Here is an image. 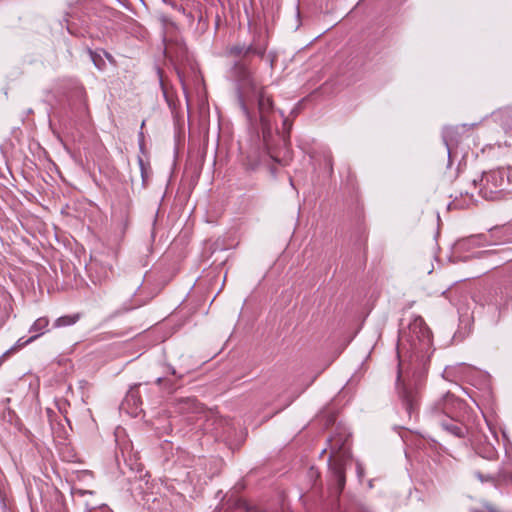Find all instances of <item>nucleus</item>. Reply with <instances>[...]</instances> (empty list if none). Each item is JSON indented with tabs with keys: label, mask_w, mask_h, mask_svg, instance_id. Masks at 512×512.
I'll return each mask as SVG.
<instances>
[{
	"label": "nucleus",
	"mask_w": 512,
	"mask_h": 512,
	"mask_svg": "<svg viewBox=\"0 0 512 512\" xmlns=\"http://www.w3.org/2000/svg\"><path fill=\"white\" fill-rule=\"evenodd\" d=\"M233 76L236 80L239 105L247 117L250 116L249 103L257 99L263 139L267 143L268 137L272 132L270 117V114L273 112L272 96L269 95L266 88L258 82L253 72L246 64L235 62L233 66Z\"/></svg>",
	"instance_id": "f257e3e1"
},
{
	"label": "nucleus",
	"mask_w": 512,
	"mask_h": 512,
	"mask_svg": "<svg viewBox=\"0 0 512 512\" xmlns=\"http://www.w3.org/2000/svg\"><path fill=\"white\" fill-rule=\"evenodd\" d=\"M461 407L462 402L460 400L455 398L454 395L446 393L429 406L426 414L433 424L441 426L454 436L463 437L466 429L456 420L458 410Z\"/></svg>",
	"instance_id": "f03ea898"
},
{
	"label": "nucleus",
	"mask_w": 512,
	"mask_h": 512,
	"mask_svg": "<svg viewBox=\"0 0 512 512\" xmlns=\"http://www.w3.org/2000/svg\"><path fill=\"white\" fill-rule=\"evenodd\" d=\"M409 342L412 354L424 358L431 353L432 334L423 319H416L409 327Z\"/></svg>",
	"instance_id": "7ed1b4c3"
},
{
	"label": "nucleus",
	"mask_w": 512,
	"mask_h": 512,
	"mask_svg": "<svg viewBox=\"0 0 512 512\" xmlns=\"http://www.w3.org/2000/svg\"><path fill=\"white\" fill-rule=\"evenodd\" d=\"M347 440L348 436L342 434L339 437L334 436L329 439L330 460L333 461L332 469L340 489L343 488L345 483L343 460L348 454L346 449Z\"/></svg>",
	"instance_id": "20e7f679"
},
{
	"label": "nucleus",
	"mask_w": 512,
	"mask_h": 512,
	"mask_svg": "<svg viewBox=\"0 0 512 512\" xmlns=\"http://www.w3.org/2000/svg\"><path fill=\"white\" fill-rule=\"evenodd\" d=\"M397 387L399 397L402 401L403 406L405 407L409 416H412L415 412H417L419 407V391L416 387L411 386L410 384L404 383L402 381V363L399 362V370L397 375Z\"/></svg>",
	"instance_id": "39448f33"
},
{
	"label": "nucleus",
	"mask_w": 512,
	"mask_h": 512,
	"mask_svg": "<svg viewBox=\"0 0 512 512\" xmlns=\"http://www.w3.org/2000/svg\"><path fill=\"white\" fill-rule=\"evenodd\" d=\"M481 193L487 199H495L498 190L505 184V178L501 171H490L484 173L482 179Z\"/></svg>",
	"instance_id": "423d86ee"
},
{
	"label": "nucleus",
	"mask_w": 512,
	"mask_h": 512,
	"mask_svg": "<svg viewBox=\"0 0 512 512\" xmlns=\"http://www.w3.org/2000/svg\"><path fill=\"white\" fill-rule=\"evenodd\" d=\"M266 51V46H257L254 44L245 45V44H237L234 46H231L228 49V53L231 56L235 57H246L249 54H255L260 57H263Z\"/></svg>",
	"instance_id": "0eeeda50"
},
{
	"label": "nucleus",
	"mask_w": 512,
	"mask_h": 512,
	"mask_svg": "<svg viewBox=\"0 0 512 512\" xmlns=\"http://www.w3.org/2000/svg\"><path fill=\"white\" fill-rule=\"evenodd\" d=\"M92 268L95 270L96 276L100 282L110 278L113 274L112 265L109 263H92Z\"/></svg>",
	"instance_id": "6e6552de"
},
{
	"label": "nucleus",
	"mask_w": 512,
	"mask_h": 512,
	"mask_svg": "<svg viewBox=\"0 0 512 512\" xmlns=\"http://www.w3.org/2000/svg\"><path fill=\"white\" fill-rule=\"evenodd\" d=\"M49 320L46 317H40L34 321L30 327V332H34L35 335L41 336L47 331Z\"/></svg>",
	"instance_id": "1a4fd4ad"
},
{
	"label": "nucleus",
	"mask_w": 512,
	"mask_h": 512,
	"mask_svg": "<svg viewBox=\"0 0 512 512\" xmlns=\"http://www.w3.org/2000/svg\"><path fill=\"white\" fill-rule=\"evenodd\" d=\"M512 305V294L511 291L505 289L501 290L497 306L500 311L507 310Z\"/></svg>",
	"instance_id": "9d476101"
},
{
	"label": "nucleus",
	"mask_w": 512,
	"mask_h": 512,
	"mask_svg": "<svg viewBox=\"0 0 512 512\" xmlns=\"http://www.w3.org/2000/svg\"><path fill=\"white\" fill-rule=\"evenodd\" d=\"M79 320V315H65L57 318L54 322V327L61 328L66 326H71L75 324Z\"/></svg>",
	"instance_id": "9b49d317"
},
{
	"label": "nucleus",
	"mask_w": 512,
	"mask_h": 512,
	"mask_svg": "<svg viewBox=\"0 0 512 512\" xmlns=\"http://www.w3.org/2000/svg\"><path fill=\"white\" fill-rule=\"evenodd\" d=\"M456 134L455 128L446 127L443 131V141L447 147L448 155L450 154L451 144L455 141L454 136Z\"/></svg>",
	"instance_id": "f8f14e48"
},
{
	"label": "nucleus",
	"mask_w": 512,
	"mask_h": 512,
	"mask_svg": "<svg viewBox=\"0 0 512 512\" xmlns=\"http://www.w3.org/2000/svg\"><path fill=\"white\" fill-rule=\"evenodd\" d=\"M464 244L467 245H486L490 244V241L486 239V236L484 234H478L468 237L466 240H464Z\"/></svg>",
	"instance_id": "ddd939ff"
},
{
	"label": "nucleus",
	"mask_w": 512,
	"mask_h": 512,
	"mask_svg": "<svg viewBox=\"0 0 512 512\" xmlns=\"http://www.w3.org/2000/svg\"><path fill=\"white\" fill-rule=\"evenodd\" d=\"M38 338V335H33L31 336L30 338H28L27 340H23L22 338L19 339L17 342H16V347L17 348H22L24 346H26L27 344L33 342L34 340H36Z\"/></svg>",
	"instance_id": "4468645a"
},
{
	"label": "nucleus",
	"mask_w": 512,
	"mask_h": 512,
	"mask_svg": "<svg viewBox=\"0 0 512 512\" xmlns=\"http://www.w3.org/2000/svg\"><path fill=\"white\" fill-rule=\"evenodd\" d=\"M139 162V165H140V169H141V175H142V178H143V181H145V167H144V161L142 158H139L138 160Z\"/></svg>",
	"instance_id": "2eb2a0df"
},
{
	"label": "nucleus",
	"mask_w": 512,
	"mask_h": 512,
	"mask_svg": "<svg viewBox=\"0 0 512 512\" xmlns=\"http://www.w3.org/2000/svg\"><path fill=\"white\" fill-rule=\"evenodd\" d=\"M136 397V394L134 391L129 392V394L126 397V402H129L130 400L134 399Z\"/></svg>",
	"instance_id": "dca6fc26"
},
{
	"label": "nucleus",
	"mask_w": 512,
	"mask_h": 512,
	"mask_svg": "<svg viewBox=\"0 0 512 512\" xmlns=\"http://www.w3.org/2000/svg\"><path fill=\"white\" fill-rule=\"evenodd\" d=\"M476 476L483 482V481H486L488 479H491V477H488V478H484V476L481 474V473H477Z\"/></svg>",
	"instance_id": "f3484780"
},
{
	"label": "nucleus",
	"mask_w": 512,
	"mask_h": 512,
	"mask_svg": "<svg viewBox=\"0 0 512 512\" xmlns=\"http://www.w3.org/2000/svg\"><path fill=\"white\" fill-rule=\"evenodd\" d=\"M185 404H187V405H189V406H194V405H195V401H194V400H192V399H187V400L185 401Z\"/></svg>",
	"instance_id": "a211bd4d"
},
{
	"label": "nucleus",
	"mask_w": 512,
	"mask_h": 512,
	"mask_svg": "<svg viewBox=\"0 0 512 512\" xmlns=\"http://www.w3.org/2000/svg\"><path fill=\"white\" fill-rule=\"evenodd\" d=\"M90 55H91L92 60H93V62L95 63V65H97V63H96V59H95V56H94V53H93L92 51H90Z\"/></svg>",
	"instance_id": "6ab92c4d"
},
{
	"label": "nucleus",
	"mask_w": 512,
	"mask_h": 512,
	"mask_svg": "<svg viewBox=\"0 0 512 512\" xmlns=\"http://www.w3.org/2000/svg\"><path fill=\"white\" fill-rule=\"evenodd\" d=\"M279 112H280L281 117H284V113L282 111H279Z\"/></svg>",
	"instance_id": "aec40b11"
}]
</instances>
